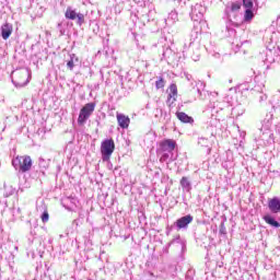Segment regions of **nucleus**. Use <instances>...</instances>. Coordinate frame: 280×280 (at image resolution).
Wrapping results in <instances>:
<instances>
[{"mask_svg": "<svg viewBox=\"0 0 280 280\" xmlns=\"http://www.w3.org/2000/svg\"><path fill=\"white\" fill-rule=\"evenodd\" d=\"M268 207L271 213H280V198L273 197L272 199H269Z\"/></svg>", "mask_w": 280, "mask_h": 280, "instance_id": "nucleus-10", "label": "nucleus"}, {"mask_svg": "<svg viewBox=\"0 0 280 280\" xmlns=\"http://www.w3.org/2000/svg\"><path fill=\"white\" fill-rule=\"evenodd\" d=\"M196 34H198V30H196Z\"/></svg>", "mask_w": 280, "mask_h": 280, "instance_id": "nucleus-31", "label": "nucleus"}, {"mask_svg": "<svg viewBox=\"0 0 280 280\" xmlns=\"http://www.w3.org/2000/svg\"><path fill=\"white\" fill-rule=\"evenodd\" d=\"M13 27L12 24L5 23L1 26V36L3 40H8L12 36Z\"/></svg>", "mask_w": 280, "mask_h": 280, "instance_id": "nucleus-11", "label": "nucleus"}, {"mask_svg": "<svg viewBox=\"0 0 280 280\" xmlns=\"http://www.w3.org/2000/svg\"><path fill=\"white\" fill-rule=\"evenodd\" d=\"M165 88V80L160 77L159 80L155 82V89H164Z\"/></svg>", "mask_w": 280, "mask_h": 280, "instance_id": "nucleus-22", "label": "nucleus"}, {"mask_svg": "<svg viewBox=\"0 0 280 280\" xmlns=\"http://www.w3.org/2000/svg\"><path fill=\"white\" fill-rule=\"evenodd\" d=\"M205 12H207V8L205 5L197 3L191 8L190 18L191 21H195V23H201Z\"/></svg>", "mask_w": 280, "mask_h": 280, "instance_id": "nucleus-7", "label": "nucleus"}, {"mask_svg": "<svg viewBox=\"0 0 280 280\" xmlns=\"http://www.w3.org/2000/svg\"><path fill=\"white\" fill-rule=\"evenodd\" d=\"M79 60L80 59L78 58V56H75V54L70 55V59L67 61V69L73 71V68L75 67V65H78Z\"/></svg>", "mask_w": 280, "mask_h": 280, "instance_id": "nucleus-15", "label": "nucleus"}, {"mask_svg": "<svg viewBox=\"0 0 280 280\" xmlns=\"http://www.w3.org/2000/svg\"><path fill=\"white\" fill-rule=\"evenodd\" d=\"M191 222H194V217L191 214H187L185 217L179 218L175 222V226H177V231H180L183 229H187L189 224H191Z\"/></svg>", "mask_w": 280, "mask_h": 280, "instance_id": "nucleus-8", "label": "nucleus"}, {"mask_svg": "<svg viewBox=\"0 0 280 280\" xmlns=\"http://www.w3.org/2000/svg\"><path fill=\"white\" fill-rule=\"evenodd\" d=\"M176 117L182 124H194V118L185 114V112H177Z\"/></svg>", "mask_w": 280, "mask_h": 280, "instance_id": "nucleus-13", "label": "nucleus"}, {"mask_svg": "<svg viewBox=\"0 0 280 280\" xmlns=\"http://www.w3.org/2000/svg\"><path fill=\"white\" fill-rule=\"evenodd\" d=\"M61 25H62V24L59 23V24H58V27H60Z\"/></svg>", "mask_w": 280, "mask_h": 280, "instance_id": "nucleus-30", "label": "nucleus"}, {"mask_svg": "<svg viewBox=\"0 0 280 280\" xmlns=\"http://www.w3.org/2000/svg\"><path fill=\"white\" fill-rule=\"evenodd\" d=\"M176 148V141L172 140V139H167L164 140L160 143V161L162 163H165V161H167L170 159V154H172V152H174Z\"/></svg>", "mask_w": 280, "mask_h": 280, "instance_id": "nucleus-4", "label": "nucleus"}, {"mask_svg": "<svg viewBox=\"0 0 280 280\" xmlns=\"http://www.w3.org/2000/svg\"><path fill=\"white\" fill-rule=\"evenodd\" d=\"M262 220L269 224V226H273V229H279L280 223L279 221L275 220V218L270 214H266L262 217Z\"/></svg>", "mask_w": 280, "mask_h": 280, "instance_id": "nucleus-14", "label": "nucleus"}, {"mask_svg": "<svg viewBox=\"0 0 280 280\" xmlns=\"http://www.w3.org/2000/svg\"><path fill=\"white\" fill-rule=\"evenodd\" d=\"M31 75L32 74L27 68L14 70L12 72V83L16 89H23V86H27V84H30Z\"/></svg>", "mask_w": 280, "mask_h": 280, "instance_id": "nucleus-2", "label": "nucleus"}, {"mask_svg": "<svg viewBox=\"0 0 280 280\" xmlns=\"http://www.w3.org/2000/svg\"><path fill=\"white\" fill-rule=\"evenodd\" d=\"M94 112H95V103L85 104L81 108L78 117L79 126H84V124H86V120L91 117V115H93Z\"/></svg>", "mask_w": 280, "mask_h": 280, "instance_id": "nucleus-5", "label": "nucleus"}, {"mask_svg": "<svg viewBox=\"0 0 280 280\" xmlns=\"http://www.w3.org/2000/svg\"><path fill=\"white\" fill-rule=\"evenodd\" d=\"M115 152V141L113 139H106L101 144V154L103 161H109L110 156Z\"/></svg>", "mask_w": 280, "mask_h": 280, "instance_id": "nucleus-6", "label": "nucleus"}, {"mask_svg": "<svg viewBox=\"0 0 280 280\" xmlns=\"http://www.w3.org/2000/svg\"><path fill=\"white\" fill-rule=\"evenodd\" d=\"M177 96H178V88L176 86V84L173 83L170 85V93L167 96L168 106H172V104H174V102H176Z\"/></svg>", "mask_w": 280, "mask_h": 280, "instance_id": "nucleus-9", "label": "nucleus"}, {"mask_svg": "<svg viewBox=\"0 0 280 280\" xmlns=\"http://www.w3.org/2000/svg\"><path fill=\"white\" fill-rule=\"evenodd\" d=\"M117 121L118 126H120L122 129L128 128L130 126V117L124 115V114H117Z\"/></svg>", "mask_w": 280, "mask_h": 280, "instance_id": "nucleus-12", "label": "nucleus"}, {"mask_svg": "<svg viewBox=\"0 0 280 280\" xmlns=\"http://www.w3.org/2000/svg\"><path fill=\"white\" fill-rule=\"evenodd\" d=\"M180 186L183 187L184 191H191V182L188 177H182Z\"/></svg>", "mask_w": 280, "mask_h": 280, "instance_id": "nucleus-18", "label": "nucleus"}, {"mask_svg": "<svg viewBox=\"0 0 280 280\" xmlns=\"http://www.w3.org/2000/svg\"><path fill=\"white\" fill-rule=\"evenodd\" d=\"M142 19L147 20V22H150V18L142 15Z\"/></svg>", "mask_w": 280, "mask_h": 280, "instance_id": "nucleus-29", "label": "nucleus"}, {"mask_svg": "<svg viewBox=\"0 0 280 280\" xmlns=\"http://www.w3.org/2000/svg\"><path fill=\"white\" fill-rule=\"evenodd\" d=\"M242 4L240 2L228 3L225 7V14L228 16L226 30L231 32V25L234 27H238L240 23L237 22L240 19V10Z\"/></svg>", "mask_w": 280, "mask_h": 280, "instance_id": "nucleus-1", "label": "nucleus"}, {"mask_svg": "<svg viewBox=\"0 0 280 280\" xmlns=\"http://www.w3.org/2000/svg\"><path fill=\"white\" fill-rule=\"evenodd\" d=\"M84 23V14L78 13L77 15V24L82 25Z\"/></svg>", "mask_w": 280, "mask_h": 280, "instance_id": "nucleus-23", "label": "nucleus"}, {"mask_svg": "<svg viewBox=\"0 0 280 280\" xmlns=\"http://www.w3.org/2000/svg\"><path fill=\"white\" fill-rule=\"evenodd\" d=\"M12 165L16 172H20V174H25L26 172H30L32 170V158L30 155H18L15 159L12 160Z\"/></svg>", "mask_w": 280, "mask_h": 280, "instance_id": "nucleus-3", "label": "nucleus"}, {"mask_svg": "<svg viewBox=\"0 0 280 280\" xmlns=\"http://www.w3.org/2000/svg\"><path fill=\"white\" fill-rule=\"evenodd\" d=\"M186 80L191 81V74H186Z\"/></svg>", "mask_w": 280, "mask_h": 280, "instance_id": "nucleus-28", "label": "nucleus"}, {"mask_svg": "<svg viewBox=\"0 0 280 280\" xmlns=\"http://www.w3.org/2000/svg\"><path fill=\"white\" fill-rule=\"evenodd\" d=\"M259 102H266V100H268V95L264 94V93H259L258 96Z\"/></svg>", "mask_w": 280, "mask_h": 280, "instance_id": "nucleus-25", "label": "nucleus"}, {"mask_svg": "<svg viewBox=\"0 0 280 280\" xmlns=\"http://www.w3.org/2000/svg\"><path fill=\"white\" fill-rule=\"evenodd\" d=\"M233 45H235L237 47V49H240V47H242L244 45V43H237V40L233 42Z\"/></svg>", "mask_w": 280, "mask_h": 280, "instance_id": "nucleus-27", "label": "nucleus"}, {"mask_svg": "<svg viewBox=\"0 0 280 280\" xmlns=\"http://www.w3.org/2000/svg\"><path fill=\"white\" fill-rule=\"evenodd\" d=\"M109 3L114 5L115 12H118V14L121 12V9L117 10V5H115V3H117V0H109Z\"/></svg>", "mask_w": 280, "mask_h": 280, "instance_id": "nucleus-26", "label": "nucleus"}, {"mask_svg": "<svg viewBox=\"0 0 280 280\" xmlns=\"http://www.w3.org/2000/svg\"><path fill=\"white\" fill-rule=\"evenodd\" d=\"M243 5L245 10H253V7L255 5V0H243Z\"/></svg>", "mask_w": 280, "mask_h": 280, "instance_id": "nucleus-21", "label": "nucleus"}, {"mask_svg": "<svg viewBox=\"0 0 280 280\" xmlns=\"http://www.w3.org/2000/svg\"><path fill=\"white\" fill-rule=\"evenodd\" d=\"M42 222H49V212H47V210H44L43 214H42Z\"/></svg>", "mask_w": 280, "mask_h": 280, "instance_id": "nucleus-24", "label": "nucleus"}, {"mask_svg": "<svg viewBox=\"0 0 280 280\" xmlns=\"http://www.w3.org/2000/svg\"><path fill=\"white\" fill-rule=\"evenodd\" d=\"M78 14L79 13L75 12V10L71 9V7H68V9L66 10L65 16L70 21H75V19H78Z\"/></svg>", "mask_w": 280, "mask_h": 280, "instance_id": "nucleus-17", "label": "nucleus"}, {"mask_svg": "<svg viewBox=\"0 0 280 280\" xmlns=\"http://www.w3.org/2000/svg\"><path fill=\"white\" fill-rule=\"evenodd\" d=\"M254 16H255V13L253 12V9L245 10V14H244L245 22L253 21Z\"/></svg>", "mask_w": 280, "mask_h": 280, "instance_id": "nucleus-20", "label": "nucleus"}, {"mask_svg": "<svg viewBox=\"0 0 280 280\" xmlns=\"http://www.w3.org/2000/svg\"><path fill=\"white\" fill-rule=\"evenodd\" d=\"M198 144L201 145V148H208V152H211V140L209 138H199Z\"/></svg>", "mask_w": 280, "mask_h": 280, "instance_id": "nucleus-16", "label": "nucleus"}, {"mask_svg": "<svg viewBox=\"0 0 280 280\" xmlns=\"http://www.w3.org/2000/svg\"><path fill=\"white\" fill-rule=\"evenodd\" d=\"M176 21H178V13H176V11L168 13L167 19L165 20L166 23H176Z\"/></svg>", "mask_w": 280, "mask_h": 280, "instance_id": "nucleus-19", "label": "nucleus"}]
</instances>
